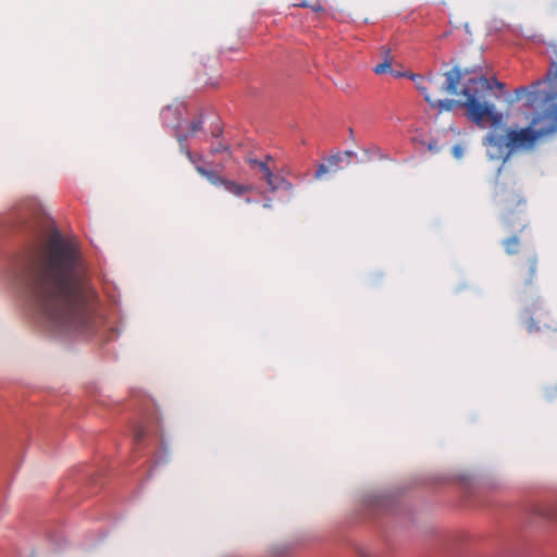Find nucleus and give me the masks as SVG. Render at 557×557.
<instances>
[{
  "label": "nucleus",
  "instance_id": "1a4fd4ad",
  "mask_svg": "<svg viewBox=\"0 0 557 557\" xmlns=\"http://www.w3.org/2000/svg\"><path fill=\"white\" fill-rule=\"evenodd\" d=\"M327 164H320L315 171L314 177L320 180L324 174L329 173L330 170L337 171L343 169L344 156L342 152H337L327 158Z\"/></svg>",
  "mask_w": 557,
  "mask_h": 557
},
{
  "label": "nucleus",
  "instance_id": "f257e3e1",
  "mask_svg": "<svg viewBox=\"0 0 557 557\" xmlns=\"http://www.w3.org/2000/svg\"><path fill=\"white\" fill-rule=\"evenodd\" d=\"M79 265L76 244L54 231L22 270L27 296L51 329L79 333L92 330L95 312Z\"/></svg>",
  "mask_w": 557,
  "mask_h": 557
},
{
  "label": "nucleus",
  "instance_id": "f03ea898",
  "mask_svg": "<svg viewBox=\"0 0 557 557\" xmlns=\"http://www.w3.org/2000/svg\"><path fill=\"white\" fill-rule=\"evenodd\" d=\"M553 49L554 59L545 77L529 87L522 86L515 90L513 100L525 99V106L530 108L540 103L541 112L532 116L529 126H510L505 129V134L491 131L483 140L488 158L503 161L497 171L498 181L503 180L506 163L511 156L535 151L544 137L557 132V45Z\"/></svg>",
  "mask_w": 557,
  "mask_h": 557
},
{
  "label": "nucleus",
  "instance_id": "0eeeda50",
  "mask_svg": "<svg viewBox=\"0 0 557 557\" xmlns=\"http://www.w3.org/2000/svg\"><path fill=\"white\" fill-rule=\"evenodd\" d=\"M247 163L251 168H257L260 171L262 174V180L265 181L271 191H276L278 189L290 191L293 189L292 183H289L283 176L274 174L275 161L271 156H265L264 160L248 158Z\"/></svg>",
  "mask_w": 557,
  "mask_h": 557
},
{
  "label": "nucleus",
  "instance_id": "b1692460",
  "mask_svg": "<svg viewBox=\"0 0 557 557\" xmlns=\"http://www.w3.org/2000/svg\"><path fill=\"white\" fill-rule=\"evenodd\" d=\"M546 516H547L548 518H550V519H557V516H554V515H552V513H547Z\"/></svg>",
  "mask_w": 557,
  "mask_h": 557
},
{
  "label": "nucleus",
  "instance_id": "7ed1b4c3",
  "mask_svg": "<svg viewBox=\"0 0 557 557\" xmlns=\"http://www.w3.org/2000/svg\"><path fill=\"white\" fill-rule=\"evenodd\" d=\"M465 74H470V71L466 70ZM444 75L445 83L441 82L438 75L428 77V91L424 100L432 108H436L438 112H444L451 111L459 106L467 109L468 117L476 125L483 126L484 122H490L493 127H498L504 124V114L497 111L493 103L485 101L486 95L492 91V84L486 77L476 75L466 79L460 92L465 100L455 101L441 99L440 96L444 94L457 95L458 85L463 78V73L461 69L455 66Z\"/></svg>",
  "mask_w": 557,
  "mask_h": 557
},
{
  "label": "nucleus",
  "instance_id": "9b49d317",
  "mask_svg": "<svg viewBox=\"0 0 557 557\" xmlns=\"http://www.w3.org/2000/svg\"><path fill=\"white\" fill-rule=\"evenodd\" d=\"M503 246H504L505 251L508 255H516L519 252L520 240L516 235H513V236L505 239L503 242Z\"/></svg>",
  "mask_w": 557,
  "mask_h": 557
},
{
  "label": "nucleus",
  "instance_id": "412c9836",
  "mask_svg": "<svg viewBox=\"0 0 557 557\" xmlns=\"http://www.w3.org/2000/svg\"><path fill=\"white\" fill-rule=\"evenodd\" d=\"M342 153H343V156H344L345 164H346V165L350 164V158H351L352 156H355V153H354L352 151H349V150H347V151H345V152H342Z\"/></svg>",
  "mask_w": 557,
  "mask_h": 557
},
{
  "label": "nucleus",
  "instance_id": "9d476101",
  "mask_svg": "<svg viewBox=\"0 0 557 557\" xmlns=\"http://www.w3.org/2000/svg\"><path fill=\"white\" fill-rule=\"evenodd\" d=\"M223 187L225 188V190H227L228 193H231L235 196H242L245 193L251 190V186L238 184V183H236L234 181H230V180H225Z\"/></svg>",
  "mask_w": 557,
  "mask_h": 557
},
{
  "label": "nucleus",
  "instance_id": "4468645a",
  "mask_svg": "<svg viewBox=\"0 0 557 557\" xmlns=\"http://www.w3.org/2000/svg\"><path fill=\"white\" fill-rule=\"evenodd\" d=\"M299 7L310 8L314 12L323 11V7L319 1H314L312 3L308 2V1H304L299 4Z\"/></svg>",
  "mask_w": 557,
  "mask_h": 557
},
{
  "label": "nucleus",
  "instance_id": "dca6fc26",
  "mask_svg": "<svg viewBox=\"0 0 557 557\" xmlns=\"http://www.w3.org/2000/svg\"><path fill=\"white\" fill-rule=\"evenodd\" d=\"M381 57H382L383 61L388 60V61L393 62V57H392L391 50L388 48H385V47L381 48Z\"/></svg>",
  "mask_w": 557,
  "mask_h": 557
},
{
  "label": "nucleus",
  "instance_id": "f8f14e48",
  "mask_svg": "<svg viewBox=\"0 0 557 557\" xmlns=\"http://www.w3.org/2000/svg\"><path fill=\"white\" fill-rule=\"evenodd\" d=\"M409 78L414 82L416 88L420 91L421 95L425 98V94L428 91V78L419 75V74H409Z\"/></svg>",
  "mask_w": 557,
  "mask_h": 557
},
{
  "label": "nucleus",
  "instance_id": "2eb2a0df",
  "mask_svg": "<svg viewBox=\"0 0 557 557\" xmlns=\"http://www.w3.org/2000/svg\"><path fill=\"white\" fill-rule=\"evenodd\" d=\"M146 436V431L144 428H138L135 433H134V440L136 442H140L141 440H144Z\"/></svg>",
  "mask_w": 557,
  "mask_h": 557
},
{
  "label": "nucleus",
  "instance_id": "6ab92c4d",
  "mask_svg": "<svg viewBox=\"0 0 557 557\" xmlns=\"http://www.w3.org/2000/svg\"><path fill=\"white\" fill-rule=\"evenodd\" d=\"M453 154H454V157H456L457 159H460V158L462 157V154H463V149H462V147H461V146H459V145L454 146V148H453Z\"/></svg>",
  "mask_w": 557,
  "mask_h": 557
},
{
  "label": "nucleus",
  "instance_id": "423d86ee",
  "mask_svg": "<svg viewBox=\"0 0 557 557\" xmlns=\"http://www.w3.org/2000/svg\"><path fill=\"white\" fill-rule=\"evenodd\" d=\"M503 202L505 206V213L503 218L504 225L508 230L523 231L528 225L525 208V200L521 197L520 193L503 189Z\"/></svg>",
  "mask_w": 557,
  "mask_h": 557
},
{
  "label": "nucleus",
  "instance_id": "f3484780",
  "mask_svg": "<svg viewBox=\"0 0 557 557\" xmlns=\"http://www.w3.org/2000/svg\"><path fill=\"white\" fill-rule=\"evenodd\" d=\"M366 153H371L372 156H377L379 158H383V153L377 146H373L368 150H364Z\"/></svg>",
  "mask_w": 557,
  "mask_h": 557
},
{
  "label": "nucleus",
  "instance_id": "4be33fe9",
  "mask_svg": "<svg viewBox=\"0 0 557 557\" xmlns=\"http://www.w3.org/2000/svg\"><path fill=\"white\" fill-rule=\"evenodd\" d=\"M493 82H494V85H495L497 88H499V89H503V88H504V86H505L503 83L498 82L497 79H494Z\"/></svg>",
  "mask_w": 557,
  "mask_h": 557
},
{
  "label": "nucleus",
  "instance_id": "5701e85b",
  "mask_svg": "<svg viewBox=\"0 0 557 557\" xmlns=\"http://www.w3.org/2000/svg\"><path fill=\"white\" fill-rule=\"evenodd\" d=\"M429 149H430V150H436V147H435V145L430 144V145H429Z\"/></svg>",
  "mask_w": 557,
  "mask_h": 557
},
{
  "label": "nucleus",
  "instance_id": "39448f33",
  "mask_svg": "<svg viewBox=\"0 0 557 557\" xmlns=\"http://www.w3.org/2000/svg\"><path fill=\"white\" fill-rule=\"evenodd\" d=\"M521 319L529 333L557 332V321L553 319L545 302L540 298L533 300L524 308Z\"/></svg>",
  "mask_w": 557,
  "mask_h": 557
},
{
  "label": "nucleus",
  "instance_id": "ddd939ff",
  "mask_svg": "<svg viewBox=\"0 0 557 557\" xmlns=\"http://www.w3.org/2000/svg\"><path fill=\"white\" fill-rule=\"evenodd\" d=\"M392 62L388 61V60H385L379 64H376L373 69V72L377 75H382V74H385V73H391L392 71Z\"/></svg>",
  "mask_w": 557,
  "mask_h": 557
},
{
  "label": "nucleus",
  "instance_id": "393cba45",
  "mask_svg": "<svg viewBox=\"0 0 557 557\" xmlns=\"http://www.w3.org/2000/svg\"><path fill=\"white\" fill-rule=\"evenodd\" d=\"M263 207H264V208H271V203L265 202V203L263 205Z\"/></svg>",
  "mask_w": 557,
  "mask_h": 557
},
{
  "label": "nucleus",
  "instance_id": "a211bd4d",
  "mask_svg": "<svg viewBox=\"0 0 557 557\" xmlns=\"http://www.w3.org/2000/svg\"><path fill=\"white\" fill-rule=\"evenodd\" d=\"M228 150V147L227 146H224L222 144H219L218 146L213 147L211 149V153L212 154H216V153H221L223 151H227Z\"/></svg>",
  "mask_w": 557,
  "mask_h": 557
},
{
  "label": "nucleus",
  "instance_id": "aec40b11",
  "mask_svg": "<svg viewBox=\"0 0 557 557\" xmlns=\"http://www.w3.org/2000/svg\"><path fill=\"white\" fill-rule=\"evenodd\" d=\"M409 74L410 73H407V72H400V71H395V70H392L391 71V75L394 76L395 78H399V77H409Z\"/></svg>",
  "mask_w": 557,
  "mask_h": 557
},
{
  "label": "nucleus",
  "instance_id": "20e7f679",
  "mask_svg": "<svg viewBox=\"0 0 557 557\" xmlns=\"http://www.w3.org/2000/svg\"><path fill=\"white\" fill-rule=\"evenodd\" d=\"M201 128L202 121L200 119L193 121L176 119V140L180 144V151L195 166L196 171L201 176L206 177L214 186H223L226 178L214 171L206 170L200 164L202 157L198 153L191 152L185 144L188 138L195 136Z\"/></svg>",
  "mask_w": 557,
  "mask_h": 557
},
{
  "label": "nucleus",
  "instance_id": "6e6552de",
  "mask_svg": "<svg viewBox=\"0 0 557 557\" xmlns=\"http://www.w3.org/2000/svg\"><path fill=\"white\" fill-rule=\"evenodd\" d=\"M539 259L535 255L523 257L517 265V275L524 286H532L537 277Z\"/></svg>",
  "mask_w": 557,
  "mask_h": 557
}]
</instances>
